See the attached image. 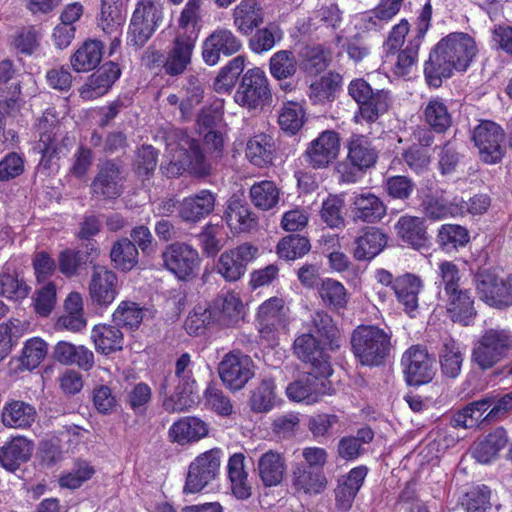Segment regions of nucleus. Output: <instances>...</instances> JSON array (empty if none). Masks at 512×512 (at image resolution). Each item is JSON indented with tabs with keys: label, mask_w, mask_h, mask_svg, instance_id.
<instances>
[{
	"label": "nucleus",
	"mask_w": 512,
	"mask_h": 512,
	"mask_svg": "<svg viewBox=\"0 0 512 512\" xmlns=\"http://www.w3.org/2000/svg\"><path fill=\"white\" fill-rule=\"evenodd\" d=\"M477 54V46L466 33H451L435 46L424 65L425 79L430 87L438 88L453 71H465Z\"/></svg>",
	"instance_id": "nucleus-1"
},
{
	"label": "nucleus",
	"mask_w": 512,
	"mask_h": 512,
	"mask_svg": "<svg viewBox=\"0 0 512 512\" xmlns=\"http://www.w3.org/2000/svg\"><path fill=\"white\" fill-rule=\"evenodd\" d=\"M351 348L362 365H380L391 350V333L375 325H360L351 335Z\"/></svg>",
	"instance_id": "nucleus-2"
},
{
	"label": "nucleus",
	"mask_w": 512,
	"mask_h": 512,
	"mask_svg": "<svg viewBox=\"0 0 512 512\" xmlns=\"http://www.w3.org/2000/svg\"><path fill=\"white\" fill-rule=\"evenodd\" d=\"M512 351V331L489 328L473 343L471 360L481 370H488Z\"/></svg>",
	"instance_id": "nucleus-3"
},
{
	"label": "nucleus",
	"mask_w": 512,
	"mask_h": 512,
	"mask_svg": "<svg viewBox=\"0 0 512 512\" xmlns=\"http://www.w3.org/2000/svg\"><path fill=\"white\" fill-rule=\"evenodd\" d=\"M348 93L359 105V112L355 115L356 121L360 117L368 123H373L387 113L393 103L388 90H373L363 79L352 80L348 86Z\"/></svg>",
	"instance_id": "nucleus-4"
},
{
	"label": "nucleus",
	"mask_w": 512,
	"mask_h": 512,
	"mask_svg": "<svg viewBox=\"0 0 512 512\" xmlns=\"http://www.w3.org/2000/svg\"><path fill=\"white\" fill-rule=\"evenodd\" d=\"M163 267L179 281H191L196 278L201 265L198 250L186 242H173L161 253Z\"/></svg>",
	"instance_id": "nucleus-5"
},
{
	"label": "nucleus",
	"mask_w": 512,
	"mask_h": 512,
	"mask_svg": "<svg viewBox=\"0 0 512 512\" xmlns=\"http://www.w3.org/2000/svg\"><path fill=\"white\" fill-rule=\"evenodd\" d=\"M474 284L479 298L489 306L505 308L512 305V274L480 270L475 274Z\"/></svg>",
	"instance_id": "nucleus-6"
},
{
	"label": "nucleus",
	"mask_w": 512,
	"mask_h": 512,
	"mask_svg": "<svg viewBox=\"0 0 512 512\" xmlns=\"http://www.w3.org/2000/svg\"><path fill=\"white\" fill-rule=\"evenodd\" d=\"M271 91L265 72L254 67L241 77L234 94V101L249 111L262 109L270 100Z\"/></svg>",
	"instance_id": "nucleus-7"
},
{
	"label": "nucleus",
	"mask_w": 512,
	"mask_h": 512,
	"mask_svg": "<svg viewBox=\"0 0 512 512\" xmlns=\"http://www.w3.org/2000/svg\"><path fill=\"white\" fill-rule=\"evenodd\" d=\"M191 363L188 353L182 354L176 361L174 378L178 380V384L174 394L163 402L168 412L187 410L196 402L197 383L193 377Z\"/></svg>",
	"instance_id": "nucleus-8"
},
{
	"label": "nucleus",
	"mask_w": 512,
	"mask_h": 512,
	"mask_svg": "<svg viewBox=\"0 0 512 512\" xmlns=\"http://www.w3.org/2000/svg\"><path fill=\"white\" fill-rule=\"evenodd\" d=\"M222 456L220 448H212L198 455L189 465L184 492H200L214 481L220 472Z\"/></svg>",
	"instance_id": "nucleus-9"
},
{
	"label": "nucleus",
	"mask_w": 512,
	"mask_h": 512,
	"mask_svg": "<svg viewBox=\"0 0 512 512\" xmlns=\"http://www.w3.org/2000/svg\"><path fill=\"white\" fill-rule=\"evenodd\" d=\"M167 147L171 152L170 164L172 168H176L177 173L188 171L196 176H206L210 173V164L194 139L184 137L176 147L171 143Z\"/></svg>",
	"instance_id": "nucleus-10"
},
{
	"label": "nucleus",
	"mask_w": 512,
	"mask_h": 512,
	"mask_svg": "<svg viewBox=\"0 0 512 512\" xmlns=\"http://www.w3.org/2000/svg\"><path fill=\"white\" fill-rule=\"evenodd\" d=\"M472 139L485 163L495 164L504 156L505 134L495 122L482 121L474 128Z\"/></svg>",
	"instance_id": "nucleus-11"
},
{
	"label": "nucleus",
	"mask_w": 512,
	"mask_h": 512,
	"mask_svg": "<svg viewBox=\"0 0 512 512\" xmlns=\"http://www.w3.org/2000/svg\"><path fill=\"white\" fill-rule=\"evenodd\" d=\"M250 356L234 350L224 355L218 365L222 382L231 390H240L254 375Z\"/></svg>",
	"instance_id": "nucleus-12"
},
{
	"label": "nucleus",
	"mask_w": 512,
	"mask_h": 512,
	"mask_svg": "<svg viewBox=\"0 0 512 512\" xmlns=\"http://www.w3.org/2000/svg\"><path fill=\"white\" fill-rule=\"evenodd\" d=\"M258 248L244 243L223 252L216 264L217 272L228 282L238 281L246 272L247 265L257 257Z\"/></svg>",
	"instance_id": "nucleus-13"
},
{
	"label": "nucleus",
	"mask_w": 512,
	"mask_h": 512,
	"mask_svg": "<svg viewBox=\"0 0 512 512\" xmlns=\"http://www.w3.org/2000/svg\"><path fill=\"white\" fill-rule=\"evenodd\" d=\"M401 364L409 385L419 386L434 377L433 359L422 346L415 345L407 349L402 355Z\"/></svg>",
	"instance_id": "nucleus-14"
},
{
	"label": "nucleus",
	"mask_w": 512,
	"mask_h": 512,
	"mask_svg": "<svg viewBox=\"0 0 512 512\" xmlns=\"http://www.w3.org/2000/svg\"><path fill=\"white\" fill-rule=\"evenodd\" d=\"M124 176L121 166L112 160L98 165L90 189L93 197L103 200L118 198L123 192Z\"/></svg>",
	"instance_id": "nucleus-15"
},
{
	"label": "nucleus",
	"mask_w": 512,
	"mask_h": 512,
	"mask_svg": "<svg viewBox=\"0 0 512 512\" xmlns=\"http://www.w3.org/2000/svg\"><path fill=\"white\" fill-rule=\"evenodd\" d=\"M241 40L229 29H217L203 43L202 57L206 64L215 65L221 54L230 56L240 51Z\"/></svg>",
	"instance_id": "nucleus-16"
},
{
	"label": "nucleus",
	"mask_w": 512,
	"mask_h": 512,
	"mask_svg": "<svg viewBox=\"0 0 512 512\" xmlns=\"http://www.w3.org/2000/svg\"><path fill=\"white\" fill-rule=\"evenodd\" d=\"M117 276L105 266H93L89 283L91 300L100 306L110 305L116 298Z\"/></svg>",
	"instance_id": "nucleus-17"
},
{
	"label": "nucleus",
	"mask_w": 512,
	"mask_h": 512,
	"mask_svg": "<svg viewBox=\"0 0 512 512\" xmlns=\"http://www.w3.org/2000/svg\"><path fill=\"white\" fill-rule=\"evenodd\" d=\"M194 48V38L186 34L177 35L165 57V73L169 76L183 74L191 63Z\"/></svg>",
	"instance_id": "nucleus-18"
},
{
	"label": "nucleus",
	"mask_w": 512,
	"mask_h": 512,
	"mask_svg": "<svg viewBox=\"0 0 512 512\" xmlns=\"http://www.w3.org/2000/svg\"><path fill=\"white\" fill-rule=\"evenodd\" d=\"M294 352L304 362L311 363L321 377L331 375L329 355L319 346L312 334H303L298 337L294 342Z\"/></svg>",
	"instance_id": "nucleus-19"
},
{
	"label": "nucleus",
	"mask_w": 512,
	"mask_h": 512,
	"mask_svg": "<svg viewBox=\"0 0 512 512\" xmlns=\"http://www.w3.org/2000/svg\"><path fill=\"white\" fill-rule=\"evenodd\" d=\"M216 203V196L209 190L185 197L179 206V217L186 223H197L209 216Z\"/></svg>",
	"instance_id": "nucleus-20"
},
{
	"label": "nucleus",
	"mask_w": 512,
	"mask_h": 512,
	"mask_svg": "<svg viewBox=\"0 0 512 512\" xmlns=\"http://www.w3.org/2000/svg\"><path fill=\"white\" fill-rule=\"evenodd\" d=\"M39 144L38 148L44 158L52 159L62 152V146L57 142L58 135L62 134L61 125L55 113L46 110L38 122Z\"/></svg>",
	"instance_id": "nucleus-21"
},
{
	"label": "nucleus",
	"mask_w": 512,
	"mask_h": 512,
	"mask_svg": "<svg viewBox=\"0 0 512 512\" xmlns=\"http://www.w3.org/2000/svg\"><path fill=\"white\" fill-rule=\"evenodd\" d=\"M340 141L334 131H324L316 138L307 150L310 164L315 168L327 166L338 155Z\"/></svg>",
	"instance_id": "nucleus-22"
},
{
	"label": "nucleus",
	"mask_w": 512,
	"mask_h": 512,
	"mask_svg": "<svg viewBox=\"0 0 512 512\" xmlns=\"http://www.w3.org/2000/svg\"><path fill=\"white\" fill-rule=\"evenodd\" d=\"M443 302L453 322L469 325L476 315L474 301L468 290L458 289L451 294L438 298Z\"/></svg>",
	"instance_id": "nucleus-23"
},
{
	"label": "nucleus",
	"mask_w": 512,
	"mask_h": 512,
	"mask_svg": "<svg viewBox=\"0 0 512 512\" xmlns=\"http://www.w3.org/2000/svg\"><path fill=\"white\" fill-rule=\"evenodd\" d=\"M33 444L23 436L13 437L0 446V465L9 472H14L27 462L32 454Z\"/></svg>",
	"instance_id": "nucleus-24"
},
{
	"label": "nucleus",
	"mask_w": 512,
	"mask_h": 512,
	"mask_svg": "<svg viewBox=\"0 0 512 512\" xmlns=\"http://www.w3.org/2000/svg\"><path fill=\"white\" fill-rule=\"evenodd\" d=\"M351 211L355 220L376 223L386 215V206L378 196L367 192L354 194Z\"/></svg>",
	"instance_id": "nucleus-25"
},
{
	"label": "nucleus",
	"mask_w": 512,
	"mask_h": 512,
	"mask_svg": "<svg viewBox=\"0 0 512 512\" xmlns=\"http://www.w3.org/2000/svg\"><path fill=\"white\" fill-rule=\"evenodd\" d=\"M422 289V279L412 273H405L394 280L393 291L407 313H412L418 308L419 294Z\"/></svg>",
	"instance_id": "nucleus-26"
},
{
	"label": "nucleus",
	"mask_w": 512,
	"mask_h": 512,
	"mask_svg": "<svg viewBox=\"0 0 512 512\" xmlns=\"http://www.w3.org/2000/svg\"><path fill=\"white\" fill-rule=\"evenodd\" d=\"M1 417L6 427L27 429L35 422L37 411L35 407L28 402L11 400L3 406Z\"/></svg>",
	"instance_id": "nucleus-27"
},
{
	"label": "nucleus",
	"mask_w": 512,
	"mask_h": 512,
	"mask_svg": "<svg viewBox=\"0 0 512 512\" xmlns=\"http://www.w3.org/2000/svg\"><path fill=\"white\" fill-rule=\"evenodd\" d=\"M120 74V68L116 63H105L89 77V82L82 89L81 96L85 99H93L104 95Z\"/></svg>",
	"instance_id": "nucleus-28"
},
{
	"label": "nucleus",
	"mask_w": 512,
	"mask_h": 512,
	"mask_svg": "<svg viewBox=\"0 0 512 512\" xmlns=\"http://www.w3.org/2000/svg\"><path fill=\"white\" fill-rule=\"evenodd\" d=\"M257 469L264 486H277L282 482L285 475V456L276 451L269 450L259 458Z\"/></svg>",
	"instance_id": "nucleus-29"
},
{
	"label": "nucleus",
	"mask_w": 512,
	"mask_h": 512,
	"mask_svg": "<svg viewBox=\"0 0 512 512\" xmlns=\"http://www.w3.org/2000/svg\"><path fill=\"white\" fill-rule=\"evenodd\" d=\"M387 244V236L379 229L367 228L354 242L353 254L359 260H371L377 256Z\"/></svg>",
	"instance_id": "nucleus-30"
},
{
	"label": "nucleus",
	"mask_w": 512,
	"mask_h": 512,
	"mask_svg": "<svg viewBox=\"0 0 512 512\" xmlns=\"http://www.w3.org/2000/svg\"><path fill=\"white\" fill-rule=\"evenodd\" d=\"M263 19V9L256 0H242L233 10L234 25L245 35L258 27Z\"/></svg>",
	"instance_id": "nucleus-31"
},
{
	"label": "nucleus",
	"mask_w": 512,
	"mask_h": 512,
	"mask_svg": "<svg viewBox=\"0 0 512 512\" xmlns=\"http://www.w3.org/2000/svg\"><path fill=\"white\" fill-rule=\"evenodd\" d=\"M274 152L272 138L263 133L255 135L246 143L245 156L247 160L259 168H265L272 164Z\"/></svg>",
	"instance_id": "nucleus-32"
},
{
	"label": "nucleus",
	"mask_w": 512,
	"mask_h": 512,
	"mask_svg": "<svg viewBox=\"0 0 512 512\" xmlns=\"http://www.w3.org/2000/svg\"><path fill=\"white\" fill-rule=\"evenodd\" d=\"M397 235L403 242L415 249L426 246L427 232L423 219L414 216H401L395 224Z\"/></svg>",
	"instance_id": "nucleus-33"
},
{
	"label": "nucleus",
	"mask_w": 512,
	"mask_h": 512,
	"mask_svg": "<svg viewBox=\"0 0 512 512\" xmlns=\"http://www.w3.org/2000/svg\"><path fill=\"white\" fill-rule=\"evenodd\" d=\"M495 402L494 396H487L478 401H474L455 413L451 419V425L455 428L476 427L481 421L487 420L484 413Z\"/></svg>",
	"instance_id": "nucleus-34"
},
{
	"label": "nucleus",
	"mask_w": 512,
	"mask_h": 512,
	"mask_svg": "<svg viewBox=\"0 0 512 512\" xmlns=\"http://www.w3.org/2000/svg\"><path fill=\"white\" fill-rule=\"evenodd\" d=\"M91 339L94 342L96 351L103 355L120 351L124 341L121 330L114 325L108 324L94 326L91 331Z\"/></svg>",
	"instance_id": "nucleus-35"
},
{
	"label": "nucleus",
	"mask_w": 512,
	"mask_h": 512,
	"mask_svg": "<svg viewBox=\"0 0 512 512\" xmlns=\"http://www.w3.org/2000/svg\"><path fill=\"white\" fill-rule=\"evenodd\" d=\"M422 115L425 123L439 133L446 131L452 124L448 106L439 97H432L423 104Z\"/></svg>",
	"instance_id": "nucleus-36"
},
{
	"label": "nucleus",
	"mask_w": 512,
	"mask_h": 512,
	"mask_svg": "<svg viewBox=\"0 0 512 512\" xmlns=\"http://www.w3.org/2000/svg\"><path fill=\"white\" fill-rule=\"evenodd\" d=\"M169 434L173 441L183 445L205 437L208 434V426L199 418L186 417L175 422Z\"/></svg>",
	"instance_id": "nucleus-37"
},
{
	"label": "nucleus",
	"mask_w": 512,
	"mask_h": 512,
	"mask_svg": "<svg viewBox=\"0 0 512 512\" xmlns=\"http://www.w3.org/2000/svg\"><path fill=\"white\" fill-rule=\"evenodd\" d=\"M102 56V43L97 40H87L71 56V66L76 72H88L99 65Z\"/></svg>",
	"instance_id": "nucleus-38"
},
{
	"label": "nucleus",
	"mask_w": 512,
	"mask_h": 512,
	"mask_svg": "<svg viewBox=\"0 0 512 512\" xmlns=\"http://www.w3.org/2000/svg\"><path fill=\"white\" fill-rule=\"evenodd\" d=\"M225 220L230 229L236 233L249 231L257 224L256 216L250 211L248 205L233 198L228 202Z\"/></svg>",
	"instance_id": "nucleus-39"
},
{
	"label": "nucleus",
	"mask_w": 512,
	"mask_h": 512,
	"mask_svg": "<svg viewBox=\"0 0 512 512\" xmlns=\"http://www.w3.org/2000/svg\"><path fill=\"white\" fill-rule=\"evenodd\" d=\"M284 304L283 299L272 297L260 305L257 316L262 326V332L269 326H273L277 333L286 334Z\"/></svg>",
	"instance_id": "nucleus-40"
},
{
	"label": "nucleus",
	"mask_w": 512,
	"mask_h": 512,
	"mask_svg": "<svg viewBox=\"0 0 512 512\" xmlns=\"http://www.w3.org/2000/svg\"><path fill=\"white\" fill-rule=\"evenodd\" d=\"M244 461L243 453H235L230 456L227 465L232 492L238 499H247L251 496V486L248 483Z\"/></svg>",
	"instance_id": "nucleus-41"
},
{
	"label": "nucleus",
	"mask_w": 512,
	"mask_h": 512,
	"mask_svg": "<svg viewBox=\"0 0 512 512\" xmlns=\"http://www.w3.org/2000/svg\"><path fill=\"white\" fill-rule=\"evenodd\" d=\"M506 443L507 433L504 428L499 427L474 445L472 452L473 457L479 463H489L497 456L498 452L505 447Z\"/></svg>",
	"instance_id": "nucleus-42"
},
{
	"label": "nucleus",
	"mask_w": 512,
	"mask_h": 512,
	"mask_svg": "<svg viewBox=\"0 0 512 512\" xmlns=\"http://www.w3.org/2000/svg\"><path fill=\"white\" fill-rule=\"evenodd\" d=\"M348 160L359 168L367 169L376 163L377 152L371 141L363 136H353L349 141Z\"/></svg>",
	"instance_id": "nucleus-43"
},
{
	"label": "nucleus",
	"mask_w": 512,
	"mask_h": 512,
	"mask_svg": "<svg viewBox=\"0 0 512 512\" xmlns=\"http://www.w3.org/2000/svg\"><path fill=\"white\" fill-rule=\"evenodd\" d=\"M463 359L460 344L454 339H446L439 353L442 373L449 378H456L461 372Z\"/></svg>",
	"instance_id": "nucleus-44"
},
{
	"label": "nucleus",
	"mask_w": 512,
	"mask_h": 512,
	"mask_svg": "<svg viewBox=\"0 0 512 512\" xmlns=\"http://www.w3.org/2000/svg\"><path fill=\"white\" fill-rule=\"evenodd\" d=\"M29 292L30 287L16 270L7 266L0 273V295L19 301L25 299Z\"/></svg>",
	"instance_id": "nucleus-45"
},
{
	"label": "nucleus",
	"mask_w": 512,
	"mask_h": 512,
	"mask_svg": "<svg viewBox=\"0 0 512 512\" xmlns=\"http://www.w3.org/2000/svg\"><path fill=\"white\" fill-rule=\"evenodd\" d=\"M403 0H380L378 5L363 17L365 28L379 30L400 11Z\"/></svg>",
	"instance_id": "nucleus-46"
},
{
	"label": "nucleus",
	"mask_w": 512,
	"mask_h": 512,
	"mask_svg": "<svg viewBox=\"0 0 512 512\" xmlns=\"http://www.w3.org/2000/svg\"><path fill=\"white\" fill-rule=\"evenodd\" d=\"M312 324L316 332L325 340L326 345L331 351H335L341 347L343 336L327 313L316 311L312 316Z\"/></svg>",
	"instance_id": "nucleus-47"
},
{
	"label": "nucleus",
	"mask_w": 512,
	"mask_h": 512,
	"mask_svg": "<svg viewBox=\"0 0 512 512\" xmlns=\"http://www.w3.org/2000/svg\"><path fill=\"white\" fill-rule=\"evenodd\" d=\"M318 376L311 372L303 373L290 384V400L307 403H313L317 401L319 393Z\"/></svg>",
	"instance_id": "nucleus-48"
},
{
	"label": "nucleus",
	"mask_w": 512,
	"mask_h": 512,
	"mask_svg": "<svg viewBox=\"0 0 512 512\" xmlns=\"http://www.w3.org/2000/svg\"><path fill=\"white\" fill-rule=\"evenodd\" d=\"M210 307L216 314L217 323L230 324L239 317L242 309V303L236 295L227 293L225 295L218 296L212 302Z\"/></svg>",
	"instance_id": "nucleus-49"
},
{
	"label": "nucleus",
	"mask_w": 512,
	"mask_h": 512,
	"mask_svg": "<svg viewBox=\"0 0 512 512\" xmlns=\"http://www.w3.org/2000/svg\"><path fill=\"white\" fill-rule=\"evenodd\" d=\"M245 68V57L238 55L228 62L218 73L214 81V89L218 93H227L235 86V83Z\"/></svg>",
	"instance_id": "nucleus-50"
},
{
	"label": "nucleus",
	"mask_w": 512,
	"mask_h": 512,
	"mask_svg": "<svg viewBox=\"0 0 512 512\" xmlns=\"http://www.w3.org/2000/svg\"><path fill=\"white\" fill-rule=\"evenodd\" d=\"M110 257L115 267L130 271L138 263V250L128 238H123L112 246Z\"/></svg>",
	"instance_id": "nucleus-51"
},
{
	"label": "nucleus",
	"mask_w": 512,
	"mask_h": 512,
	"mask_svg": "<svg viewBox=\"0 0 512 512\" xmlns=\"http://www.w3.org/2000/svg\"><path fill=\"white\" fill-rule=\"evenodd\" d=\"M470 240L468 230L457 224H443L438 230L437 243L442 249L464 247Z\"/></svg>",
	"instance_id": "nucleus-52"
},
{
	"label": "nucleus",
	"mask_w": 512,
	"mask_h": 512,
	"mask_svg": "<svg viewBox=\"0 0 512 512\" xmlns=\"http://www.w3.org/2000/svg\"><path fill=\"white\" fill-rule=\"evenodd\" d=\"M423 211L431 220H442L458 216L461 209L457 207V197L450 202L442 197H427L423 201Z\"/></svg>",
	"instance_id": "nucleus-53"
},
{
	"label": "nucleus",
	"mask_w": 512,
	"mask_h": 512,
	"mask_svg": "<svg viewBox=\"0 0 512 512\" xmlns=\"http://www.w3.org/2000/svg\"><path fill=\"white\" fill-rule=\"evenodd\" d=\"M250 196L256 207L269 210L278 203L279 191L272 181H261L251 187Z\"/></svg>",
	"instance_id": "nucleus-54"
},
{
	"label": "nucleus",
	"mask_w": 512,
	"mask_h": 512,
	"mask_svg": "<svg viewBox=\"0 0 512 512\" xmlns=\"http://www.w3.org/2000/svg\"><path fill=\"white\" fill-rule=\"evenodd\" d=\"M216 314L208 307L198 305L187 316L184 327L189 335H200L205 328L216 322Z\"/></svg>",
	"instance_id": "nucleus-55"
},
{
	"label": "nucleus",
	"mask_w": 512,
	"mask_h": 512,
	"mask_svg": "<svg viewBox=\"0 0 512 512\" xmlns=\"http://www.w3.org/2000/svg\"><path fill=\"white\" fill-rule=\"evenodd\" d=\"M204 89L198 78L191 76L185 88V96L181 99L179 109L182 118L191 119L194 109L202 102Z\"/></svg>",
	"instance_id": "nucleus-56"
},
{
	"label": "nucleus",
	"mask_w": 512,
	"mask_h": 512,
	"mask_svg": "<svg viewBox=\"0 0 512 512\" xmlns=\"http://www.w3.org/2000/svg\"><path fill=\"white\" fill-rule=\"evenodd\" d=\"M438 277L440 279L438 283V298L460 289V271L454 262L447 260L441 261L438 264Z\"/></svg>",
	"instance_id": "nucleus-57"
},
{
	"label": "nucleus",
	"mask_w": 512,
	"mask_h": 512,
	"mask_svg": "<svg viewBox=\"0 0 512 512\" xmlns=\"http://www.w3.org/2000/svg\"><path fill=\"white\" fill-rule=\"evenodd\" d=\"M143 320V310L131 301L121 302L113 313V322L116 326L128 329L138 328Z\"/></svg>",
	"instance_id": "nucleus-58"
},
{
	"label": "nucleus",
	"mask_w": 512,
	"mask_h": 512,
	"mask_svg": "<svg viewBox=\"0 0 512 512\" xmlns=\"http://www.w3.org/2000/svg\"><path fill=\"white\" fill-rule=\"evenodd\" d=\"M341 83L342 76L339 73L329 72L311 84L310 97L318 102L330 100Z\"/></svg>",
	"instance_id": "nucleus-59"
},
{
	"label": "nucleus",
	"mask_w": 512,
	"mask_h": 512,
	"mask_svg": "<svg viewBox=\"0 0 512 512\" xmlns=\"http://www.w3.org/2000/svg\"><path fill=\"white\" fill-rule=\"evenodd\" d=\"M294 485L297 489L308 494H319L327 486V479L323 473L299 470L295 472Z\"/></svg>",
	"instance_id": "nucleus-60"
},
{
	"label": "nucleus",
	"mask_w": 512,
	"mask_h": 512,
	"mask_svg": "<svg viewBox=\"0 0 512 512\" xmlns=\"http://www.w3.org/2000/svg\"><path fill=\"white\" fill-rule=\"evenodd\" d=\"M302 68L310 75L324 71L330 61L328 53L321 47H306L302 52Z\"/></svg>",
	"instance_id": "nucleus-61"
},
{
	"label": "nucleus",
	"mask_w": 512,
	"mask_h": 512,
	"mask_svg": "<svg viewBox=\"0 0 512 512\" xmlns=\"http://www.w3.org/2000/svg\"><path fill=\"white\" fill-rule=\"evenodd\" d=\"M339 422L336 414L321 413L311 416L307 426L315 439L328 438L333 435V430Z\"/></svg>",
	"instance_id": "nucleus-62"
},
{
	"label": "nucleus",
	"mask_w": 512,
	"mask_h": 512,
	"mask_svg": "<svg viewBox=\"0 0 512 512\" xmlns=\"http://www.w3.org/2000/svg\"><path fill=\"white\" fill-rule=\"evenodd\" d=\"M344 201L339 196H329L322 203L320 211L321 219L331 228H339L344 225L343 210Z\"/></svg>",
	"instance_id": "nucleus-63"
},
{
	"label": "nucleus",
	"mask_w": 512,
	"mask_h": 512,
	"mask_svg": "<svg viewBox=\"0 0 512 512\" xmlns=\"http://www.w3.org/2000/svg\"><path fill=\"white\" fill-rule=\"evenodd\" d=\"M319 294L325 303L335 308H342L347 303L345 287L333 279H326L322 282Z\"/></svg>",
	"instance_id": "nucleus-64"
}]
</instances>
